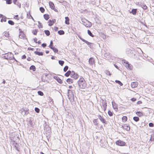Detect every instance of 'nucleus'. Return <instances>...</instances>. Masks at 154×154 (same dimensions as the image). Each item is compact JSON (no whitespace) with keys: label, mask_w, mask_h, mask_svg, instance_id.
Instances as JSON below:
<instances>
[{"label":"nucleus","mask_w":154,"mask_h":154,"mask_svg":"<svg viewBox=\"0 0 154 154\" xmlns=\"http://www.w3.org/2000/svg\"><path fill=\"white\" fill-rule=\"evenodd\" d=\"M2 58L7 60H14L15 61H17L14 57V55L11 52H8L2 54Z\"/></svg>","instance_id":"nucleus-1"},{"label":"nucleus","mask_w":154,"mask_h":154,"mask_svg":"<svg viewBox=\"0 0 154 154\" xmlns=\"http://www.w3.org/2000/svg\"><path fill=\"white\" fill-rule=\"evenodd\" d=\"M78 84L79 87L80 88H84L86 86V82L82 76H81L80 79L78 81Z\"/></svg>","instance_id":"nucleus-2"},{"label":"nucleus","mask_w":154,"mask_h":154,"mask_svg":"<svg viewBox=\"0 0 154 154\" xmlns=\"http://www.w3.org/2000/svg\"><path fill=\"white\" fill-rule=\"evenodd\" d=\"M67 96L68 98L70 101H72L74 100V95L73 92L70 89H68Z\"/></svg>","instance_id":"nucleus-3"},{"label":"nucleus","mask_w":154,"mask_h":154,"mask_svg":"<svg viewBox=\"0 0 154 154\" xmlns=\"http://www.w3.org/2000/svg\"><path fill=\"white\" fill-rule=\"evenodd\" d=\"M86 22H84L83 20V19H82V22L83 24L87 27H91L92 26L91 23L87 20H86Z\"/></svg>","instance_id":"nucleus-4"},{"label":"nucleus","mask_w":154,"mask_h":154,"mask_svg":"<svg viewBox=\"0 0 154 154\" xmlns=\"http://www.w3.org/2000/svg\"><path fill=\"white\" fill-rule=\"evenodd\" d=\"M116 144L119 146H123L125 145L126 143L124 141H121V140H118L116 141Z\"/></svg>","instance_id":"nucleus-5"},{"label":"nucleus","mask_w":154,"mask_h":154,"mask_svg":"<svg viewBox=\"0 0 154 154\" xmlns=\"http://www.w3.org/2000/svg\"><path fill=\"white\" fill-rule=\"evenodd\" d=\"M70 76L71 77L74 78V79H76L78 78L79 75L75 73L74 71H72Z\"/></svg>","instance_id":"nucleus-6"},{"label":"nucleus","mask_w":154,"mask_h":154,"mask_svg":"<svg viewBox=\"0 0 154 154\" xmlns=\"http://www.w3.org/2000/svg\"><path fill=\"white\" fill-rule=\"evenodd\" d=\"M137 5H138V6H140L142 7L144 10H146L147 8V7L146 4L143 2H140L139 3L138 2Z\"/></svg>","instance_id":"nucleus-7"},{"label":"nucleus","mask_w":154,"mask_h":154,"mask_svg":"<svg viewBox=\"0 0 154 154\" xmlns=\"http://www.w3.org/2000/svg\"><path fill=\"white\" fill-rule=\"evenodd\" d=\"M98 117L99 119L103 123L105 124H107V122L106 121L105 119L103 118V117L102 116L100 115H99L98 116Z\"/></svg>","instance_id":"nucleus-8"},{"label":"nucleus","mask_w":154,"mask_h":154,"mask_svg":"<svg viewBox=\"0 0 154 154\" xmlns=\"http://www.w3.org/2000/svg\"><path fill=\"white\" fill-rule=\"evenodd\" d=\"M88 45V47L91 48H93L94 45V44L89 42L88 41L86 40L85 42Z\"/></svg>","instance_id":"nucleus-9"},{"label":"nucleus","mask_w":154,"mask_h":154,"mask_svg":"<svg viewBox=\"0 0 154 154\" xmlns=\"http://www.w3.org/2000/svg\"><path fill=\"white\" fill-rule=\"evenodd\" d=\"M112 104L113 109L115 111H117L118 109L117 104L115 102H112Z\"/></svg>","instance_id":"nucleus-10"},{"label":"nucleus","mask_w":154,"mask_h":154,"mask_svg":"<svg viewBox=\"0 0 154 154\" xmlns=\"http://www.w3.org/2000/svg\"><path fill=\"white\" fill-rule=\"evenodd\" d=\"M122 128L123 129L129 131L130 130V127L129 125H127L126 124H125L122 126Z\"/></svg>","instance_id":"nucleus-11"},{"label":"nucleus","mask_w":154,"mask_h":154,"mask_svg":"<svg viewBox=\"0 0 154 154\" xmlns=\"http://www.w3.org/2000/svg\"><path fill=\"white\" fill-rule=\"evenodd\" d=\"M26 121L28 122V124L30 125L31 127H32L34 126V124L32 123V121L31 119H27Z\"/></svg>","instance_id":"nucleus-12"},{"label":"nucleus","mask_w":154,"mask_h":154,"mask_svg":"<svg viewBox=\"0 0 154 154\" xmlns=\"http://www.w3.org/2000/svg\"><path fill=\"white\" fill-rule=\"evenodd\" d=\"M138 85V82H133L131 83V87L133 88H134L136 87Z\"/></svg>","instance_id":"nucleus-13"},{"label":"nucleus","mask_w":154,"mask_h":154,"mask_svg":"<svg viewBox=\"0 0 154 154\" xmlns=\"http://www.w3.org/2000/svg\"><path fill=\"white\" fill-rule=\"evenodd\" d=\"M89 63L91 65H93L94 63V60L92 57H91L89 60Z\"/></svg>","instance_id":"nucleus-14"},{"label":"nucleus","mask_w":154,"mask_h":154,"mask_svg":"<svg viewBox=\"0 0 154 154\" xmlns=\"http://www.w3.org/2000/svg\"><path fill=\"white\" fill-rule=\"evenodd\" d=\"M136 114L139 117H140L144 115V113L143 112L140 111H137L136 112Z\"/></svg>","instance_id":"nucleus-15"},{"label":"nucleus","mask_w":154,"mask_h":154,"mask_svg":"<svg viewBox=\"0 0 154 154\" xmlns=\"http://www.w3.org/2000/svg\"><path fill=\"white\" fill-rule=\"evenodd\" d=\"M56 21V20L55 19L52 20H48V22H52V23H49L48 24V25L50 26H51L53 25V24Z\"/></svg>","instance_id":"nucleus-16"},{"label":"nucleus","mask_w":154,"mask_h":154,"mask_svg":"<svg viewBox=\"0 0 154 154\" xmlns=\"http://www.w3.org/2000/svg\"><path fill=\"white\" fill-rule=\"evenodd\" d=\"M102 106L103 107L107 106V103L106 100H102Z\"/></svg>","instance_id":"nucleus-17"},{"label":"nucleus","mask_w":154,"mask_h":154,"mask_svg":"<svg viewBox=\"0 0 154 154\" xmlns=\"http://www.w3.org/2000/svg\"><path fill=\"white\" fill-rule=\"evenodd\" d=\"M137 9H133L131 11H130V13H132L133 15H136L137 13Z\"/></svg>","instance_id":"nucleus-18"},{"label":"nucleus","mask_w":154,"mask_h":154,"mask_svg":"<svg viewBox=\"0 0 154 154\" xmlns=\"http://www.w3.org/2000/svg\"><path fill=\"white\" fill-rule=\"evenodd\" d=\"M49 3L50 8L52 9H54L55 6L53 2L51 1H50Z\"/></svg>","instance_id":"nucleus-19"},{"label":"nucleus","mask_w":154,"mask_h":154,"mask_svg":"<svg viewBox=\"0 0 154 154\" xmlns=\"http://www.w3.org/2000/svg\"><path fill=\"white\" fill-rule=\"evenodd\" d=\"M34 53L36 55L38 56H42L43 54V53L42 52H39L38 51H35Z\"/></svg>","instance_id":"nucleus-20"},{"label":"nucleus","mask_w":154,"mask_h":154,"mask_svg":"<svg viewBox=\"0 0 154 154\" xmlns=\"http://www.w3.org/2000/svg\"><path fill=\"white\" fill-rule=\"evenodd\" d=\"M72 73V72L70 70H68L65 74V76L66 77H69L70 75H71Z\"/></svg>","instance_id":"nucleus-21"},{"label":"nucleus","mask_w":154,"mask_h":154,"mask_svg":"<svg viewBox=\"0 0 154 154\" xmlns=\"http://www.w3.org/2000/svg\"><path fill=\"white\" fill-rule=\"evenodd\" d=\"M65 23L67 25L69 24V18L68 17H65Z\"/></svg>","instance_id":"nucleus-22"},{"label":"nucleus","mask_w":154,"mask_h":154,"mask_svg":"<svg viewBox=\"0 0 154 154\" xmlns=\"http://www.w3.org/2000/svg\"><path fill=\"white\" fill-rule=\"evenodd\" d=\"M125 66L129 70H131L132 69V66L131 64H129L128 63V64L125 65Z\"/></svg>","instance_id":"nucleus-23"},{"label":"nucleus","mask_w":154,"mask_h":154,"mask_svg":"<svg viewBox=\"0 0 154 154\" xmlns=\"http://www.w3.org/2000/svg\"><path fill=\"white\" fill-rule=\"evenodd\" d=\"M43 17L44 19L46 20H48L49 18V16L48 14H44L43 15Z\"/></svg>","instance_id":"nucleus-24"},{"label":"nucleus","mask_w":154,"mask_h":154,"mask_svg":"<svg viewBox=\"0 0 154 154\" xmlns=\"http://www.w3.org/2000/svg\"><path fill=\"white\" fill-rule=\"evenodd\" d=\"M66 81L69 84H72L73 82V80L70 78H68L67 79Z\"/></svg>","instance_id":"nucleus-25"},{"label":"nucleus","mask_w":154,"mask_h":154,"mask_svg":"<svg viewBox=\"0 0 154 154\" xmlns=\"http://www.w3.org/2000/svg\"><path fill=\"white\" fill-rule=\"evenodd\" d=\"M87 32H88V34L90 36H91V37H94V35L92 34V33L91 32V31H90V30H88V31H87Z\"/></svg>","instance_id":"nucleus-26"},{"label":"nucleus","mask_w":154,"mask_h":154,"mask_svg":"<svg viewBox=\"0 0 154 154\" xmlns=\"http://www.w3.org/2000/svg\"><path fill=\"white\" fill-rule=\"evenodd\" d=\"M122 119L123 122H125L127 120V117L126 116H124L122 117Z\"/></svg>","instance_id":"nucleus-27"},{"label":"nucleus","mask_w":154,"mask_h":154,"mask_svg":"<svg viewBox=\"0 0 154 154\" xmlns=\"http://www.w3.org/2000/svg\"><path fill=\"white\" fill-rule=\"evenodd\" d=\"M30 70H32L33 71H35L36 68L35 66L34 65H32L29 68Z\"/></svg>","instance_id":"nucleus-28"},{"label":"nucleus","mask_w":154,"mask_h":154,"mask_svg":"<svg viewBox=\"0 0 154 154\" xmlns=\"http://www.w3.org/2000/svg\"><path fill=\"white\" fill-rule=\"evenodd\" d=\"M58 33L60 35H63L64 34V32L63 30H60L58 31Z\"/></svg>","instance_id":"nucleus-29"},{"label":"nucleus","mask_w":154,"mask_h":154,"mask_svg":"<svg viewBox=\"0 0 154 154\" xmlns=\"http://www.w3.org/2000/svg\"><path fill=\"white\" fill-rule=\"evenodd\" d=\"M133 119L135 122H137L139 120V118L138 117L134 116L133 117Z\"/></svg>","instance_id":"nucleus-30"},{"label":"nucleus","mask_w":154,"mask_h":154,"mask_svg":"<svg viewBox=\"0 0 154 154\" xmlns=\"http://www.w3.org/2000/svg\"><path fill=\"white\" fill-rule=\"evenodd\" d=\"M44 32L47 36H49L50 34V32L48 30H45Z\"/></svg>","instance_id":"nucleus-31"},{"label":"nucleus","mask_w":154,"mask_h":154,"mask_svg":"<svg viewBox=\"0 0 154 154\" xmlns=\"http://www.w3.org/2000/svg\"><path fill=\"white\" fill-rule=\"evenodd\" d=\"M24 33H19V37L20 38L22 39L24 38Z\"/></svg>","instance_id":"nucleus-32"},{"label":"nucleus","mask_w":154,"mask_h":154,"mask_svg":"<svg viewBox=\"0 0 154 154\" xmlns=\"http://www.w3.org/2000/svg\"><path fill=\"white\" fill-rule=\"evenodd\" d=\"M98 122V119H94L93 121V122L94 125H97L98 124V123H97Z\"/></svg>","instance_id":"nucleus-33"},{"label":"nucleus","mask_w":154,"mask_h":154,"mask_svg":"<svg viewBox=\"0 0 154 154\" xmlns=\"http://www.w3.org/2000/svg\"><path fill=\"white\" fill-rule=\"evenodd\" d=\"M115 81L116 83L119 84L120 86H122L123 85V84L120 81L118 80H116Z\"/></svg>","instance_id":"nucleus-34"},{"label":"nucleus","mask_w":154,"mask_h":154,"mask_svg":"<svg viewBox=\"0 0 154 154\" xmlns=\"http://www.w3.org/2000/svg\"><path fill=\"white\" fill-rule=\"evenodd\" d=\"M58 63L61 66H63L64 64V62L63 61L59 60L58 61Z\"/></svg>","instance_id":"nucleus-35"},{"label":"nucleus","mask_w":154,"mask_h":154,"mask_svg":"<svg viewBox=\"0 0 154 154\" xmlns=\"http://www.w3.org/2000/svg\"><path fill=\"white\" fill-rule=\"evenodd\" d=\"M8 23L9 24L11 25H13L14 24V22L11 20H9L8 21Z\"/></svg>","instance_id":"nucleus-36"},{"label":"nucleus","mask_w":154,"mask_h":154,"mask_svg":"<svg viewBox=\"0 0 154 154\" xmlns=\"http://www.w3.org/2000/svg\"><path fill=\"white\" fill-rule=\"evenodd\" d=\"M13 144H14V147L18 151H19V150L18 149V148L17 146V145H18V144L16 143H14Z\"/></svg>","instance_id":"nucleus-37"},{"label":"nucleus","mask_w":154,"mask_h":154,"mask_svg":"<svg viewBox=\"0 0 154 154\" xmlns=\"http://www.w3.org/2000/svg\"><path fill=\"white\" fill-rule=\"evenodd\" d=\"M106 74L108 75H111V74L110 72L108 70H106L105 72Z\"/></svg>","instance_id":"nucleus-38"},{"label":"nucleus","mask_w":154,"mask_h":154,"mask_svg":"<svg viewBox=\"0 0 154 154\" xmlns=\"http://www.w3.org/2000/svg\"><path fill=\"white\" fill-rule=\"evenodd\" d=\"M38 29H35L34 30L32 31V33L34 35H36L38 32Z\"/></svg>","instance_id":"nucleus-39"},{"label":"nucleus","mask_w":154,"mask_h":154,"mask_svg":"<svg viewBox=\"0 0 154 154\" xmlns=\"http://www.w3.org/2000/svg\"><path fill=\"white\" fill-rule=\"evenodd\" d=\"M38 93L39 95L41 96H43L44 95L43 92L40 91H38Z\"/></svg>","instance_id":"nucleus-40"},{"label":"nucleus","mask_w":154,"mask_h":154,"mask_svg":"<svg viewBox=\"0 0 154 154\" xmlns=\"http://www.w3.org/2000/svg\"><path fill=\"white\" fill-rule=\"evenodd\" d=\"M68 66H65L63 68V71L66 72L68 69Z\"/></svg>","instance_id":"nucleus-41"},{"label":"nucleus","mask_w":154,"mask_h":154,"mask_svg":"<svg viewBox=\"0 0 154 154\" xmlns=\"http://www.w3.org/2000/svg\"><path fill=\"white\" fill-rule=\"evenodd\" d=\"M40 11L42 13H43L45 11V9L43 7H41L39 8Z\"/></svg>","instance_id":"nucleus-42"},{"label":"nucleus","mask_w":154,"mask_h":154,"mask_svg":"<svg viewBox=\"0 0 154 154\" xmlns=\"http://www.w3.org/2000/svg\"><path fill=\"white\" fill-rule=\"evenodd\" d=\"M108 114L110 116H112L113 115V112H111L110 110H109L108 112Z\"/></svg>","instance_id":"nucleus-43"},{"label":"nucleus","mask_w":154,"mask_h":154,"mask_svg":"<svg viewBox=\"0 0 154 154\" xmlns=\"http://www.w3.org/2000/svg\"><path fill=\"white\" fill-rule=\"evenodd\" d=\"M4 33H5L4 35L6 37H9V34L8 32H5Z\"/></svg>","instance_id":"nucleus-44"},{"label":"nucleus","mask_w":154,"mask_h":154,"mask_svg":"<svg viewBox=\"0 0 154 154\" xmlns=\"http://www.w3.org/2000/svg\"><path fill=\"white\" fill-rule=\"evenodd\" d=\"M38 26L39 28H42L43 27L42 25L39 21L38 22Z\"/></svg>","instance_id":"nucleus-45"},{"label":"nucleus","mask_w":154,"mask_h":154,"mask_svg":"<svg viewBox=\"0 0 154 154\" xmlns=\"http://www.w3.org/2000/svg\"><path fill=\"white\" fill-rule=\"evenodd\" d=\"M101 36L103 39H105L106 38V36L103 33H101Z\"/></svg>","instance_id":"nucleus-46"},{"label":"nucleus","mask_w":154,"mask_h":154,"mask_svg":"<svg viewBox=\"0 0 154 154\" xmlns=\"http://www.w3.org/2000/svg\"><path fill=\"white\" fill-rule=\"evenodd\" d=\"M35 111L37 113H38L39 112L40 109H39L35 107Z\"/></svg>","instance_id":"nucleus-47"},{"label":"nucleus","mask_w":154,"mask_h":154,"mask_svg":"<svg viewBox=\"0 0 154 154\" xmlns=\"http://www.w3.org/2000/svg\"><path fill=\"white\" fill-rule=\"evenodd\" d=\"M57 82L60 84H62L63 83V81L60 78H58L57 80Z\"/></svg>","instance_id":"nucleus-48"},{"label":"nucleus","mask_w":154,"mask_h":154,"mask_svg":"<svg viewBox=\"0 0 154 154\" xmlns=\"http://www.w3.org/2000/svg\"><path fill=\"white\" fill-rule=\"evenodd\" d=\"M6 3L8 4H11L12 3L11 0H7L6 1Z\"/></svg>","instance_id":"nucleus-49"},{"label":"nucleus","mask_w":154,"mask_h":154,"mask_svg":"<svg viewBox=\"0 0 154 154\" xmlns=\"http://www.w3.org/2000/svg\"><path fill=\"white\" fill-rule=\"evenodd\" d=\"M16 5H17L20 8H21V5L20 3L19 2H17L16 3V4H15Z\"/></svg>","instance_id":"nucleus-50"},{"label":"nucleus","mask_w":154,"mask_h":154,"mask_svg":"<svg viewBox=\"0 0 154 154\" xmlns=\"http://www.w3.org/2000/svg\"><path fill=\"white\" fill-rule=\"evenodd\" d=\"M52 50L55 53H57L58 52V50L55 47Z\"/></svg>","instance_id":"nucleus-51"},{"label":"nucleus","mask_w":154,"mask_h":154,"mask_svg":"<svg viewBox=\"0 0 154 154\" xmlns=\"http://www.w3.org/2000/svg\"><path fill=\"white\" fill-rule=\"evenodd\" d=\"M150 141H154V135H151V137L150 139Z\"/></svg>","instance_id":"nucleus-52"},{"label":"nucleus","mask_w":154,"mask_h":154,"mask_svg":"<svg viewBox=\"0 0 154 154\" xmlns=\"http://www.w3.org/2000/svg\"><path fill=\"white\" fill-rule=\"evenodd\" d=\"M78 37L83 42H85L86 40L82 38L80 35H78Z\"/></svg>","instance_id":"nucleus-53"},{"label":"nucleus","mask_w":154,"mask_h":154,"mask_svg":"<svg viewBox=\"0 0 154 154\" xmlns=\"http://www.w3.org/2000/svg\"><path fill=\"white\" fill-rule=\"evenodd\" d=\"M29 111V110H25V109H23V111H24L25 112V115H27L29 113V112L28 111Z\"/></svg>","instance_id":"nucleus-54"},{"label":"nucleus","mask_w":154,"mask_h":154,"mask_svg":"<svg viewBox=\"0 0 154 154\" xmlns=\"http://www.w3.org/2000/svg\"><path fill=\"white\" fill-rule=\"evenodd\" d=\"M2 19L3 20L4 22H6L7 20V18L5 16H4L3 17H2Z\"/></svg>","instance_id":"nucleus-55"},{"label":"nucleus","mask_w":154,"mask_h":154,"mask_svg":"<svg viewBox=\"0 0 154 154\" xmlns=\"http://www.w3.org/2000/svg\"><path fill=\"white\" fill-rule=\"evenodd\" d=\"M149 126L150 127H152L154 126V124L152 123H149Z\"/></svg>","instance_id":"nucleus-56"},{"label":"nucleus","mask_w":154,"mask_h":154,"mask_svg":"<svg viewBox=\"0 0 154 154\" xmlns=\"http://www.w3.org/2000/svg\"><path fill=\"white\" fill-rule=\"evenodd\" d=\"M47 45L46 43H43L42 44V46L43 48H45L46 46Z\"/></svg>","instance_id":"nucleus-57"},{"label":"nucleus","mask_w":154,"mask_h":154,"mask_svg":"<svg viewBox=\"0 0 154 154\" xmlns=\"http://www.w3.org/2000/svg\"><path fill=\"white\" fill-rule=\"evenodd\" d=\"M123 61L124 62V63L125 64V65L129 63L128 61H126L125 60H123Z\"/></svg>","instance_id":"nucleus-58"},{"label":"nucleus","mask_w":154,"mask_h":154,"mask_svg":"<svg viewBox=\"0 0 154 154\" xmlns=\"http://www.w3.org/2000/svg\"><path fill=\"white\" fill-rule=\"evenodd\" d=\"M131 100L133 102H134L136 100V99L135 98H133L131 99Z\"/></svg>","instance_id":"nucleus-59"},{"label":"nucleus","mask_w":154,"mask_h":154,"mask_svg":"<svg viewBox=\"0 0 154 154\" xmlns=\"http://www.w3.org/2000/svg\"><path fill=\"white\" fill-rule=\"evenodd\" d=\"M26 58V56L25 55H23L22 56V59H25Z\"/></svg>","instance_id":"nucleus-60"},{"label":"nucleus","mask_w":154,"mask_h":154,"mask_svg":"<svg viewBox=\"0 0 154 154\" xmlns=\"http://www.w3.org/2000/svg\"><path fill=\"white\" fill-rule=\"evenodd\" d=\"M49 47L51 49L53 50L55 47H54L53 45L51 46V45H49Z\"/></svg>","instance_id":"nucleus-61"},{"label":"nucleus","mask_w":154,"mask_h":154,"mask_svg":"<svg viewBox=\"0 0 154 154\" xmlns=\"http://www.w3.org/2000/svg\"><path fill=\"white\" fill-rule=\"evenodd\" d=\"M34 42L35 43H37V39L36 38H35L33 39Z\"/></svg>","instance_id":"nucleus-62"},{"label":"nucleus","mask_w":154,"mask_h":154,"mask_svg":"<svg viewBox=\"0 0 154 154\" xmlns=\"http://www.w3.org/2000/svg\"><path fill=\"white\" fill-rule=\"evenodd\" d=\"M128 51L130 53L133 54V51L130 49H128Z\"/></svg>","instance_id":"nucleus-63"},{"label":"nucleus","mask_w":154,"mask_h":154,"mask_svg":"<svg viewBox=\"0 0 154 154\" xmlns=\"http://www.w3.org/2000/svg\"><path fill=\"white\" fill-rule=\"evenodd\" d=\"M109 53H105L104 54V56L105 57H107V56H108V55H109Z\"/></svg>","instance_id":"nucleus-64"}]
</instances>
